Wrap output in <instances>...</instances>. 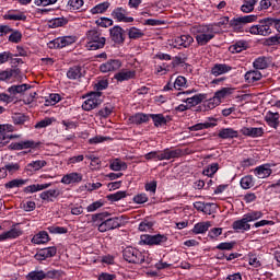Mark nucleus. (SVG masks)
<instances>
[{
    "label": "nucleus",
    "mask_w": 280,
    "mask_h": 280,
    "mask_svg": "<svg viewBox=\"0 0 280 280\" xmlns=\"http://www.w3.org/2000/svg\"><path fill=\"white\" fill-rule=\"evenodd\" d=\"M84 47L89 51H97V49H104L106 45V37L102 36V33L95 28L85 33L83 38Z\"/></svg>",
    "instance_id": "1"
},
{
    "label": "nucleus",
    "mask_w": 280,
    "mask_h": 280,
    "mask_svg": "<svg viewBox=\"0 0 280 280\" xmlns=\"http://www.w3.org/2000/svg\"><path fill=\"white\" fill-rule=\"evenodd\" d=\"M92 221L100 233H106L108 231H115V229H119L121 226V219L119 218H108L106 219L104 213L94 214L92 217Z\"/></svg>",
    "instance_id": "2"
},
{
    "label": "nucleus",
    "mask_w": 280,
    "mask_h": 280,
    "mask_svg": "<svg viewBox=\"0 0 280 280\" xmlns=\"http://www.w3.org/2000/svg\"><path fill=\"white\" fill-rule=\"evenodd\" d=\"M196 42L200 47H205L210 40L215 38V30L213 25H196L191 28Z\"/></svg>",
    "instance_id": "3"
},
{
    "label": "nucleus",
    "mask_w": 280,
    "mask_h": 280,
    "mask_svg": "<svg viewBox=\"0 0 280 280\" xmlns=\"http://www.w3.org/2000/svg\"><path fill=\"white\" fill-rule=\"evenodd\" d=\"M122 257L128 264H152V258H150L148 252H140L135 247L125 248Z\"/></svg>",
    "instance_id": "4"
},
{
    "label": "nucleus",
    "mask_w": 280,
    "mask_h": 280,
    "mask_svg": "<svg viewBox=\"0 0 280 280\" xmlns=\"http://www.w3.org/2000/svg\"><path fill=\"white\" fill-rule=\"evenodd\" d=\"M264 218L262 211H250L243 215L241 220H236L232 224V229L237 232H246L250 229L249 222H255L257 220H261Z\"/></svg>",
    "instance_id": "5"
},
{
    "label": "nucleus",
    "mask_w": 280,
    "mask_h": 280,
    "mask_svg": "<svg viewBox=\"0 0 280 280\" xmlns=\"http://www.w3.org/2000/svg\"><path fill=\"white\" fill-rule=\"evenodd\" d=\"M249 34L254 36H270L272 34V18L262 19L258 24L250 26Z\"/></svg>",
    "instance_id": "6"
},
{
    "label": "nucleus",
    "mask_w": 280,
    "mask_h": 280,
    "mask_svg": "<svg viewBox=\"0 0 280 280\" xmlns=\"http://www.w3.org/2000/svg\"><path fill=\"white\" fill-rule=\"evenodd\" d=\"M178 156L177 150L165 149L164 151H151L144 155L147 161H170Z\"/></svg>",
    "instance_id": "7"
},
{
    "label": "nucleus",
    "mask_w": 280,
    "mask_h": 280,
    "mask_svg": "<svg viewBox=\"0 0 280 280\" xmlns=\"http://www.w3.org/2000/svg\"><path fill=\"white\" fill-rule=\"evenodd\" d=\"M168 45L174 49H187L194 45V37L191 35H180L170 39Z\"/></svg>",
    "instance_id": "8"
},
{
    "label": "nucleus",
    "mask_w": 280,
    "mask_h": 280,
    "mask_svg": "<svg viewBox=\"0 0 280 280\" xmlns=\"http://www.w3.org/2000/svg\"><path fill=\"white\" fill-rule=\"evenodd\" d=\"M165 242H167L165 234H143L140 236V244L145 246H161V244H165Z\"/></svg>",
    "instance_id": "9"
},
{
    "label": "nucleus",
    "mask_w": 280,
    "mask_h": 280,
    "mask_svg": "<svg viewBox=\"0 0 280 280\" xmlns=\"http://www.w3.org/2000/svg\"><path fill=\"white\" fill-rule=\"evenodd\" d=\"M102 104V93L100 92H92L85 96V101L82 104L83 110H94Z\"/></svg>",
    "instance_id": "10"
},
{
    "label": "nucleus",
    "mask_w": 280,
    "mask_h": 280,
    "mask_svg": "<svg viewBox=\"0 0 280 280\" xmlns=\"http://www.w3.org/2000/svg\"><path fill=\"white\" fill-rule=\"evenodd\" d=\"M73 43H75V36H63L51 40L48 44V47L50 49H62L63 47H69V45H73Z\"/></svg>",
    "instance_id": "11"
},
{
    "label": "nucleus",
    "mask_w": 280,
    "mask_h": 280,
    "mask_svg": "<svg viewBox=\"0 0 280 280\" xmlns=\"http://www.w3.org/2000/svg\"><path fill=\"white\" fill-rule=\"evenodd\" d=\"M119 69H121V60L119 59H109L100 66L101 73H115Z\"/></svg>",
    "instance_id": "12"
},
{
    "label": "nucleus",
    "mask_w": 280,
    "mask_h": 280,
    "mask_svg": "<svg viewBox=\"0 0 280 280\" xmlns=\"http://www.w3.org/2000/svg\"><path fill=\"white\" fill-rule=\"evenodd\" d=\"M113 19H115L118 23H133L135 18L128 16V11L121 7H118L112 12Z\"/></svg>",
    "instance_id": "13"
},
{
    "label": "nucleus",
    "mask_w": 280,
    "mask_h": 280,
    "mask_svg": "<svg viewBox=\"0 0 280 280\" xmlns=\"http://www.w3.org/2000/svg\"><path fill=\"white\" fill-rule=\"evenodd\" d=\"M272 167H275V164H261L254 170V174L257 178H268L272 174Z\"/></svg>",
    "instance_id": "14"
},
{
    "label": "nucleus",
    "mask_w": 280,
    "mask_h": 280,
    "mask_svg": "<svg viewBox=\"0 0 280 280\" xmlns=\"http://www.w3.org/2000/svg\"><path fill=\"white\" fill-rule=\"evenodd\" d=\"M61 183L62 185H78V183H82V173H68L62 176Z\"/></svg>",
    "instance_id": "15"
},
{
    "label": "nucleus",
    "mask_w": 280,
    "mask_h": 280,
    "mask_svg": "<svg viewBox=\"0 0 280 280\" xmlns=\"http://www.w3.org/2000/svg\"><path fill=\"white\" fill-rule=\"evenodd\" d=\"M137 71L130 69H122L114 75V80L117 82H128V80L135 79Z\"/></svg>",
    "instance_id": "16"
},
{
    "label": "nucleus",
    "mask_w": 280,
    "mask_h": 280,
    "mask_svg": "<svg viewBox=\"0 0 280 280\" xmlns=\"http://www.w3.org/2000/svg\"><path fill=\"white\" fill-rule=\"evenodd\" d=\"M231 71H233V67L226 63H215L211 68V75H214V78H218L220 75H225V73H231Z\"/></svg>",
    "instance_id": "17"
},
{
    "label": "nucleus",
    "mask_w": 280,
    "mask_h": 280,
    "mask_svg": "<svg viewBox=\"0 0 280 280\" xmlns=\"http://www.w3.org/2000/svg\"><path fill=\"white\" fill-rule=\"evenodd\" d=\"M57 253H58V249L56 247H47V248L40 249L35 255V259L37 261H45V259H49L51 257H56Z\"/></svg>",
    "instance_id": "18"
},
{
    "label": "nucleus",
    "mask_w": 280,
    "mask_h": 280,
    "mask_svg": "<svg viewBox=\"0 0 280 280\" xmlns=\"http://www.w3.org/2000/svg\"><path fill=\"white\" fill-rule=\"evenodd\" d=\"M21 235H23V230L13 226L9 231L0 234V242H5L7 240H16V237H21Z\"/></svg>",
    "instance_id": "19"
},
{
    "label": "nucleus",
    "mask_w": 280,
    "mask_h": 280,
    "mask_svg": "<svg viewBox=\"0 0 280 280\" xmlns=\"http://www.w3.org/2000/svg\"><path fill=\"white\" fill-rule=\"evenodd\" d=\"M19 78V70L7 69L0 71V82H14Z\"/></svg>",
    "instance_id": "20"
},
{
    "label": "nucleus",
    "mask_w": 280,
    "mask_h": 280,
    "mask_svg": "<svg viewBox=\"0 0 280 280\" xmlns=\"http://www.w3.org/2000/svg\"><path fill=\"white\" fill-rule=\"evenodd\" d=\"M43 167H47V161L45 160H36L32 161L25 166V172L28 174H34V172H39Z\"/></svg>",
    "instance_id": "21"
},
{
    "label": "nucleus",
    "mask_w": 280,
    "mask_h": 280,
    "mask_svg": "<svg viewBox=\"0 0 280 280\" xmlns=\"http://www.w3.org/2000/svg\"><path fill=\"white\" fill-rule=\"evenodd\" d=\"M242 135L245 137H252L256 139L257 137H261L264 135V128L261 127H243L241 129Z\"/></svg>",
    "instance_id": "22"
},
{
    "label": "nucleus",
    "mask_w": 280,
    "mask_h": 280,
    "mask_svg": "<svg viewBox=\"0 0 280 280\" xmlns=\"http://www.w3.org/2000/svg\"><path fill=\"white\" fill-rule=\"evenodd\" d=\"M2 19L4 21H26L27 15L21 11L10 10L2 16Z\"/></svg>",
    "instance_id": "23"
},
{
    "label": "nucleus",
    "mask_w": 280,
    "mask_h": 280,
    "mask_svg": "<svg viewBox=\"0 0 280 280\" xmlns=\"http://www.w3.org/2000/svg\"><path fill=\"white\" fill-rule=\"evenodd\" d=\"M110 38L118 45L124 43V28L120 26H114L109 30Z\"/></svg>",
    "instance_id": "24"
},
{
    "label": "nucleus",
    "mask_w": 280,
    "mask_h": 280,
    "mask_svg": "<svg viewBox=\"0 0 280 280\" xmlns=\"http://www.w3.org/2000/svg\"><path fill=\"white\" fill-rule=\"evenodd\" d=\"M262 75L259 70H250L245 73V81L247 84H255V82H259Z\"/></svg>",
    "instance_id": "25"
},
{
    "label": "nucleus",
    "mask_w": 280,
    "mask_h": 280,
    "mask_svg": "<svg viewBox=\"0 0 280 280\" xmlns=\"http://www.w3.org/2000/svg\"><path fill=\"white\" fill-rule=\"evenodd\" d=\"M220 139H237L240 137V132L233 128H223L219 131Z\"/></svg>",
    "instance_id": "26"
},
{
    "label": "nucleus",
    "mask_w": 280,
    "mask_h": 280,
    "mask_svg": "<svg viewBox=\"0 0 280 280\" xmlns=\"http://www.w3.org/2000/svg\"><path fill=\"white\" fill-rule=\"evenodd\" d=\"M109 170L113 172H125V170H128V164L119 159H114L109 162Z\"/></svg>",
    "instance_id": "27"
},
{
    "label": "nucleus",
    "mask_w": 280,
    "mask_h": 280,
    "mask_svg": "<svg viewBox=\"0 0 280 280\" xmlns=\"http://www.w3.org/2000/svg\"><path fill=\"white\" fill-rule=\"evenodd\" d=\"M265 121L270 128H279V113L267 112Z\"/></svg>",
    "instance_id": "28"
},
{
    "label": "nucleus",
    "mask_w": 280,
    "mask_h": 280,
    "mask_svg": "<svg viewBox=\"0 0 280 280\" xmlns=\"http://www.w3.org/2000/svg\"><path fill=\"white\" fill-rule=\"evenodd\" d=\"M235 89L233 88H222L221 90L217 91L214 93V97L219 101L220 104H222L223 100H226L229 95H233Z\"/></svg>",
    "instance_id": "29"
},
{
    "label": "nucleus",
    "mask_w": 280,
    "mask_h": 280,
    "mask_svg": "<svg viewBox=\"0 0 280 280\" xmlns=\"http://www.w3.org/2000/svg\"><path fill=\"white\" fill-rule=\"evenodd\" d=\"M28 89H32V85L24 83L20 85H11L7 91L10 95H19L21 93H25Z\"/></svg>",
    "instance_id": "30"
},
{
    "label": "nucleus",
    "mask_w": 280,
    "mask_h": 280,
    "mask_svg": "<svg viewBox=\"0 0 280 280\" xmlns=\"http://www.w3.org/2000/svg\"><path fill=\"white\" fill-rule=\"evenodd\" d=\"M215 126H218V124L215 122V119H212L211 122L206 121V122L196 124L189 127V130L190 132H196L198 130H207V128H215Z\"/></svg>",
    "instance_id": "31"
},
{
    "label": "nucleus",
    "mask_w": 280,
    "mask_h": 280,
    "mask_svg": "<svg viewBox=\"0 0 280 280\" xmlns=\"http://www.w3.org/2000/svg\"><path fill=\"white\" fill-rule=\"evenodd\" d=\"M32 244H47L49 242V234L46 231H40L39 233L35 234L32 238Z\"/></svg>",
    "instance_id": "32"
},
{
    "label": "nucleus",
    "mask_w": 280,
    "mask_h": 280,
    "mask_svg": "<svg viewBox=\"0 0 280 280\" xmlns=\"http://www.w3.org/2000/svg\"><path fill=\"white\" fill-rule=\"evenodd\" d=\"M209 229H211V222H199L194 225L192 233H195V235H200L207 233Z\"/></svg>",
    "instance_id": "33"
},
{
    "label": "nucleus",
    "mask_w": 280,
    "mask_h": 280,
    "mask_svg": "<svg viewBox=\"0 0 280 280\" xmlns=\"http://www.w3.org/2000/svg\"><path fill=\"white\" fill-rule=\"evenodd\" d=\"M51 183L48 184H33L25 187V194H36V191H43L44 189H49Z\"/></svg>",
    "instance_id": "34"
},
{
    "label": "nucleus",
    "mask_w": 280,
    "mask_h": 280,
    "mask_svg": "<svg viewBox=\"0 0 280 280\" xmlns=\"http://www.w3.org/2000/svg\"><path fill=\"white\" fill-rule=\"evenodd\" d=\"M82 75V67L80 66L71 67L67 72V78H69V80H80Z\"/></svg>",
    "instance_id": "35"
},
{
    "label": "nucleus",
    "mask_w": 280,
    "mask_h": 280,
    "mask_svg": "<svg viewBox=\"0 0 280 280\" xmlns=\"http://www.w3.org/2000/svg\"><path fill=\"white\" fill-rule=\"evenodd\" d=\"M58 196H60V190L49 189V190L43 191L39 195V198H42V200H47L48 202H51L54 200V198H58Z\"/></svg>",
    "instance_id": "36"
},
{
    "label": "nucleus",
    "mask_w": 280,
    "mask_h": 280,
    "mask_svg": "<svg viewBox=\"0 0 280 280\" xmlns=\"http://www.w3.org/2000/svg\"><path fill=\"white\" fill-rule=\"evenodd\" d=\"M131 124H147V121H150V115L143 114V113H138L133 116L130 117Z\"/></svg>",
    "instance_id": "37"
},
{
    "label": "nucleus",
    "mask_w": 280,
    "mask_h": 280,
    "mask_svg": "<svg viewBox=\"0 0 280 280\" xmlns=\"http://www.w3.org/2000/svg\"><path fill=\"white\" fill-rule=\"evenodd\" d=\"M218 170H220V164L212 163L206 166L202 171L203 176H208L209 178H212V176H215L218 173Z\"/></svg>",
    "instance_id": "38"
},
{
    "label": "nucleus",
    "mask_w": 280,
    "mask_h": 280,
    "mask_svg": "<svg viewBox=\"0 0 280 280\" xmlns=\"http://www.w3.org/2000/svg\"><path fill=\"white\" fill-rule=\"evenodd\" d=\"M155 128H160L161 126H165L167 124V119L163 114H150V116Z\"/></svg>",
    "instance_id": "39"
},
{
    "label": "nucleus",
    "mask_w": 280,
    "mask_h": 280,
    "mask_svg": "<svg viewBox=\"0 0 280 280\" xmlns=\"http://www.w3.org/2000/svg\"><path fill=\"white\" fill-rule=\"evenodd\" d=\"M248 44L246 40H238L234 45L230 46V51L232 54H241V51H245L247 49Z\"/></svg>",
    "instance_id": "40"
},
{
    "label": "nucleus",
    "mask_w": 280,
    "mask_h": 280,
    "mask_svg": "<svg viewBox=\"0 0 280 280\" xmlns=\"http://www.w3.org/2000/svg\"><path fill=\"white\" fill-rule=\"evenodd\" d=\"M110 8V2H102L90 10L91 14H104Z\"/></svg>",
    "instance_id": "41"
},
{
    "label": "nucleus",
    "mask_w": 280,
    "mask_h": 280,
    "mask_svg": "<svg viewBox=\"0 0 280 280\" xmlns=\"http://www.w3.org/2000/svg\"><path fill=\"white\" fill-rule=\"evenodd\" d=\"M39 143L34 140H25L15 144V150H27L30 148H38Z\"/></svg>",
    "instance_id": "42"
},
{
    "label": "nucleus",
    "mask_w": 280,
    "mask_h": 280,
    "mask_svg": "<svg viewBox=\"0 0 280 280\" xmlns=\"http://www.w3.org/2000/svg\"><path fill=\"white\" fill-rule=\"evenodd\" d=\"M255 5H257V2L255 0H243L241 11H243L244 14H248L253 12V10H255Z\"/></svg>",
    "instance_id": "43"
},
{
    "label": "nucleus",
    "mask_w": 280,
    "mask_h": 280,
    "mask_svg": "<svg viewBox=\"0 0 280 280\" xmlns=\"http://www.w3.org/2000/svg\"><path fill=\"white\" fill-rule=\"evenodd\" d=\"M126 196H128V192H126V190H118L112 195H108L107 200H109L110 202H119V200H124Z\"/></svg>",
    "instance_id": "44"
},
{
    "label": "nucleus",
    "mask_w": 280,
    "mask_h": 280,
    "mask_svg": "<svg viewBox=\"0 0 280 280\" xmlns=\"http://www.w3.org/2000/svg\"><path fill=\"white\" fill-rule=\"evenodd\" d=\"M27 280H43V279H47V273L43 270H34L31 271L27 276H26Z\"/></svg>",
    "instance_id": "45"
},
{
    "label": "nucleus",
    "mask_w": 280,
    "mask_h": 280,
    "mask_svg": "<svg viewBox=\"0 0 280 280\" xmlns=\"http://www.w3.org/2000/svg\"><path fill=\"white\" fill-rule=\"evenodd\" d=\"M220 101L215 95L213 97L205 101L203 106L206 110H213V108H217V106H220Z\"/></svg>",
    "instance_id": "46"
},
{
    "label": "nucleus",
    "mask_w": 280,
    "mask_h": 280,
    "mask_svg": "<svg viewBox=\"0 0 280 280\" xmlns=\"http://www.w3.org/2000/svg\"><path fill=\"white\" fill-rule=\"evenodd\" d=\"M172 71V66L163 62L162 65H158L155 67V73L156 75H165L166 73H170Z\"/></svg>",
    "instance_id": "47"
},
{
    "label": "nucleus",
    "mask_w": 280,
    "mask_h": 280,
    "mask_svg": "<svg viewBox=\"0 0 280 280\" xmlns=\"http://www.w3.org/2000/svg\"><path fill=\"white\" fill-rule=\"evenodd\" d=\"M187 86V79L183 75L176 78L175 82L173 83V89L176 91H180Z\"/></svg>",
    "instance_id": "48"
},
{
    "label": "nucleus",
    "mask_w": 280,
    "mask_h": 280,
    "mask_svg": "<svg viewBox=\"0 0 280 280\" xmlns=\"http://www.w3.org/2000/svg\"><path fill=\"white\" fill-rule=\"evenodd\" d=\"M255 186V180L253 179L252 175L244 176L241 179V187L243 189H250V187Z\"/></svg>",
    "instance_id": "49"
},
{
    "label": "nucleus",
    "mask_w": 280,
    "mask_h": 280,
    "mask_svg": "<svg viewBox=\"0 0 280 280\" xmlns=\"http://www.w3.org/2000/svg\"><path fill=\"white\" fill-rule=\"evenodd\" d=\"M254 69H268V58L266 57H258L253 62Z\"/></svg>",
    "instance_id": "50"
},
{
    "label": "nucleus",
    "mask_w": 280,
    "mask_h": 280,
    "mask_svg": "<svg viewBox=\"0 0 280 280\" xmlns=\"http://www.w3.org/2000/svg\"><path fill=\"white\" fill-rule=\"evenodd\" d=\"M128 36L129 38H132V39L143 38V36H145V33H143L141 28L130 27L128 31Z\"/></svg>",
    "instance_id": "51"
},
{
    "label": "nucleus",
    "mask_w": 280,
    "mask_h": 280,
    "mask_svg": "<svg viewBox=\"0 0 280 280\" xmlns=\"http://www.w3.org/2000/svg\"><path fill=\"white\" fill-rule=\"evenodd\" d=\"M23 185H27V179H13L5 184L7 189H14L16 187H23Z\"/></svg>",
    "instance_id": "52"
},
{
    "label": "nucleus",
    "mask_w": 280,
    "mask_h": 280,
    "mask_svg": "<svg viewBox=\"0 0 280 280\" xmlns=\"http://www.w3.org/2000/svg\"><path fill=\"white\" fill-rule=\"evenodd\" d=\"M22 38H23V33H21L20 31L12 30L9 36V42L19 44L21 43Z\"/></svg>",
    "instance_id": "53"
},
{
    "label": "nucleus",
    "mask_w": 280,
    "mask_h": 280,
    "mask_svg": "<svg viewBox=\"0 0 280 280\" xmlns=\"http://www.w3.org/2000/svg\"><path fill=\"white\" fill-rule=\"evenodd\" d=\"M12 120L16 126H21L27 121V116H25V114H21V113L13 114Z\"/></svg>",
    "instance_id": "54"
},
{
    "label": "nucleus",
    "mask_w": 280,
    "mask_h": 280,
    "mask_svg": "<svg viewBox=\"0 0 280 280\" xmlns=\"http://www.w3.org/2000/svg\"><path fill=\"white\" fill-rule=\"evenodd\" d=\"M200 102H202V97H200L199 95L188 96V98H186V104L188 105V108L198 106Z\"/></svg>",
    "instance_id": "55"
},
{
    "label": "nucleus",
    "mask_w": 280,
    "mask_h": 280,
    "mask_svg": "<svg viewBox=\"0 0 280 280\" xmlns=\"http://www.w3.org/2000/svg\"><path fill=\"white\" fill-rule=\"evenodd\" d=\"M152 226H154V223H152V221L144 220L140 222L138 230L141 232H148L152 231Z\"/></svg>",
    "instance_id": "56"
},
{
    "label": "nucleus",
    "mask_w": 280,
    "mask_h": 280,
    "mask_svg": "<svg viewBox=\"0 0 280 280\" xmlns=\"http://www.w3.org/2000/svg\"><path fill=\"white\" fill-rule=\"evenodd\" d=\"M84 5V0H69L68 8L69 10H80Z\"/></svg>",
    "instance_id": "57"
},
{
    "label": "nucleus",
    "mask_w": 280,
    "mask_h": 280,
    "mask_svg": "<svg viewBox=\"0 0 280 280\" xmlns=\"http://www.w3.org/2000/svg\"><path fill=\"white\" fill-rule=\"evenodd\" d=\"M115 107H113L112 104H105L104 107L100 110L101 117H108L109 115L113 114V110Z\"/></svg>",
    "instance_id": "58"
},
{
    "label": "nucleus",
    "mask_w": 280,
    "mask_h": 280,
    "mask_svg": "<svg viewBox=\"0 0 280 280\" xmlns=\"http://www.w3.org/2000/svg\"><path fill=\"white\" fill-rule=\"evenodd\" d=\"M133 202L136 205H145V202H148V195H145V192H141L133 196Z\"/></svg>",
    "instance_id": "59"
},
{
    "label": "nucleus",
    "mask_w": 280,
    "mask_h": 280,
    "mask_svg": "<svg viewBox=\"0 0 280 280\" xmlns=\"http://www.w3.org/2000/svg\"><path fill=\"white\" fill-rule=\"evenodd\" d=\"M48 231L49 233L58 235H65V233H68V230L65 226H49Z\"/></svg>",
    "instance_id": "60"
},
{
    "label": "nucleus",
    "mask_w": 280,
    "mask_h": 280,
    "mask_svg": "<svg viewBox=\"0 0 280 280\" xmlns=\"http://www.w3.org/2000/svg\"><path fill=\"white\" fill-rule=\"evenodd\" d=\"M220 235H222V228H213L208 233V237L210 240H218Z\"/></svg>",
    "instance_id": "61"
},
{
    "label": "nucleus",
    "mask_w": 280,
    "mask_h": 280,
    "mask_svg": "<svg viewBox=\"0 0 280 280\" xmlns=\"http://www.w3.org/2000/svg\"><path fill=\"white\" fill-rule=\"evenodd\" d=\"M60 102L59 94H50L49 97L46 100V106H56Z\"/></svg>",
    "instance_id": "62"
},
{
    "label": "nucleus",
    "mask_w": 280,
    "mask_h": 280,
    "mask_svg": "<svg viewBox=\"0 0 280 280\" xmlns=\"http://www.w3.org/2000/svg\"><path fill=\"white\" fill-rule=\"evenodd\" d=\"M230 25L236 32H240V30H243V27H244V22H242L240 18H236V19L231 20Z\"/></svg>",
    "instance_id": "63"
},
{
    "label": "nucleus",
    "mask_w": 280,
    "mask_h": 280,
    "mask_svg": "<svg viewBox=\"0 0 280 280\" xmlns=\"http://www.w3.org/2000/svg\"><path fill=\"white\" fill-rule=\"evenodd\" d=\"M266 44L269 45V46L280 45V34H277V35L271 36V37H268L266 39Z\"/></svg>",
    "instance_id": "64"
}]
</instances>
